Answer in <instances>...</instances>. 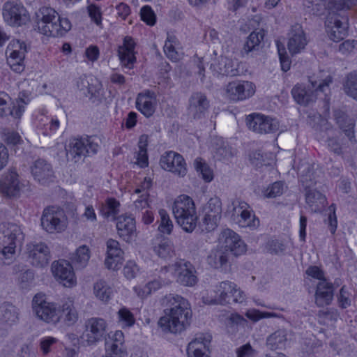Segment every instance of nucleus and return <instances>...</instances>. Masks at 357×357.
<instances>
[{"mask_svg":"<svg viewBox=\"0 0 357 357\" xmlns=\"http://www.w3.org/2000/svg\"><path fill=\"white\" fill-rule=\"evenodd\" d=\"M71 26L68 19L61 17L57 12L50 7H42L37 13L36 29L43 35L52 37L62 36L70 30Z\"/></svg>","mask_w":357,"mask_h":357,"instance_id":"nucleus-1","label":"nucleus"},{"mask_svg":"<svg viewBox=\"0 0 357 357\" xmlns=\"http://www.w3.org/2000/svg\"><path fill=\"white\" fill-rule=\"evenodd\" d=\"M300 180L305 189V201L312 212L319 213L327 204V199L324 195L316 190L310 189L317 183V172L314 167L309 164L299 167Z\"/></svg>","mask_w":357,"mask_h":357,"instance_id":"nucleus-2","label":"nucleus"},{"mask_svg":"<svg viewBox=\"0 0 357 357\" xmlns=\"http://www.w3.org/2000/svg\"><path fill=\"white\" fill-rule=\"evenodd\" d=\"M172 211L176 222L184 231L192 232L196 228L198 217L194 201L189 196H178L174 202Z\"/></svg>","mask_w":357,"mask_h":357,"instance_id":"nucleus-3","label":"nucleus"},{"mask_svg":"<svg viewBox=\"0 0 357 357\" xmlns=\"http://www.w3.org/2000/svg\"><path fill=\"white\" fill-rule=\"evenodd\" d=\"M310 85L305 86L303 84H296L291 89V95L294 100L301 105H308L317 98L318 91H324L325 87H328L332 82V77L327 76L324 79L318 82L310 77L309 79Z\"/></svg>","mask_w":357,"mask_h":357,"instance_id":"nucleus-4","label":"nucleus"},{"mask_svg":"<svg viewBox=\"0 0 357 357\" xmlns=\"http://www.w3.org/2000/svg\"><path fill=\"white\" fill-rule=\"evenodd\" d=\"M22 238L20 227L15 223L0 224V259H11L15 255L17 242Z\"/></svg>","mask_w":357,"mask_h":357,"instance_id":"nucleus-5","label":"nucleus"},{"mask_svg":"<svg viewBox=\"0 0 357 357\" xmlns=\"http://www.w3.org/2000/svg\"><path fill=\"white\" fill-rule=\"evenodd\" d=\"M100 144V139L96 136L73 139L67 151V156L68 159L70 158L75 162H78L86 156L96 154Z\"/></svg>","mask_w":357,"mask_h":357,"instance_id":"nucleus-6","label":"nucleus"},{"mask_svg":"<svg viewBox=\"0 0 357 357\" xmlns=\"http://www.w3.org/2000/svg\"><path fill=\"white\" fill-rule=\"evenodd\" d=\"M29 184L28 181H20L17 172L10 169L3 174L0 180V193L3 197H16L22 191L29 189Z\"/></svg>","mask_w":357,"mask_h":357,"instance_id":"nucleus-7","label":"nucleus"},{"mask_svg":"<svg viewBox=\"0 0 357 357\" xmlns=\"http://www.w3.org/2000/svg\"><path fill=\"white\" fill-rule=\"evenodd\" d=\"M41 226L47 232H61L67 227V218L63 210L50 206L44 209L40 218Z\"/></svg>","mask_w":357,"mask_h":357,"instance_id":"nucleus-8","label":"nucleus"},{"mask_svg":"<svg viewBox=\"0 0 357 357\" xmlns=\"http://www.w3.org/2000/svg\"><path fill=\"white\" fill-rule=\"evenodd\" d=\"M2 15L4 21L10 26H20L30 20L28 11L23 4L17 1H8L3 5Z\"/></svg>","mask_w":357,"mask_h":357,"instance_id":"nucleus-9","label":"nucleus"},{"mask_svg":"<svg viewBox=\"0 0 357 357\" xmlns=\"http://www.w3.org/2000/svg\"><path fill=\"white\" fill-rule=\"evenodd\" d=\"M32 307L36 315L47 323L56 324L60 321L59 309L54 303L46 301L43 294H38L33 297Z\"/></svg>","mask_w":357,"mask_h":357,"instance_id":"nucleus-10","label":"nucleus"},{"mask_svg":"<svg viewBox=\"0 0 357 357\" xmlns=\"http://www.w3.org/2000/svg\"><path fill=\"white\" fill-rule=\"evenodd\" d=\"M192 316V310L189 307V313L186 310H179L175 314L162 317L158 321V325L164 332L172 333H181L189 325Z\"/></svg>","mask_w":357,"mask_h":357,"instance_id":"nucleus-11","label":"nucleus"},{"mask_svg":"<svg viewBox=\"0 0 357 357\" xmlns=\"http://www.w3.org/2000/svg\"><path fill=\"white\" fill-rule=\"evenodd\" d=\"M107 328V324L104 319L100 317L89 318L85 321L82 339L88 345L96 344L105 337Z\"/></svg>","mask_w":357,"mask_h":357,"instance_id":"nucleus-12","label":"nucleus"},{"mask_svg":"<svg viewBox=\"0 0 357 357\" xmlns=\"http://www.w3.org/2000/svg\"><path fill=\"white\" fill-rule=\"evenodd\" d=\"M246 123L250 130L259 134L273 133L279 130L278 121L261 114H252L247 116Z\"/></svg>","mask_w":357,"mask_h":357,"instance_id":"nucleus-13","label":"nucleus"},{"mask_svg":"<svg viewBox=\"0 0 357 357\" xmlns=\"http://www.w3.org/2000/svg\"><path fill=\"white\" fill-rule=\"evenodd\" d=\"M169 271H174L176 282L185 287H192L197 282L196 270L189 261L181 260L168 266Z\"/></svg>","mask_w":357,"mask_h":357,"instance_id":"nucleus-14","label":"nucleus"},{"mask_svg":"<svg viewBox=\"0 0 357 357\" xmlns=\"http://www.w3.org/2000/svg\"><path fill=\"white\" fill-rule=\"evenodd\" d=\"M26 253L29 263L38 268L46 266L51 255L48 246L43 242H31L26 245Z\"/></svg>","mask_w":357,"mask_h":357,"instance_id":"nucleus-15","label":"nucleus"},{"mask_svg":"<svg viewBox=\"0 0 357 357\" xmlns=\"http://www.w3.org/2000/svg\"><path fill=\"white\" fill-rule=\"evenodd\" d=\"M233 219L241 227H258L259 224V219L256 218L255 214L250 209V206L245 202L236 200L232 203Z\"/></svg>","mask_w":357,"mask_h":357,"instance_id":"nucleus-16","label":"nucleus"},{"mask_svg":"<svg viewBox=\"0 0 357 357\" xmlns=\"http://www.w3.org/2000/svg\"><path fill=\"white\" fill-rule=\"evenodd\" d=\"M204 217L203 225L206 231L214 230L219 223L222 216V203L217 197L211 198L204 208Z\"/></svg>","mask_w":357,"mask_h":357,"instance_id":"nucleus-17","label":"nucleus"},{"mask_svg":"<svg viewBox=\"0 0 357 357\" xmlns=\"http://www.w3.org/2000/svg\"><path fill=\"white\" fill-rule=\"evenodd\" d=\"M51 270L55 279L64 287H70L76 284V278L70 263L64 259L54 261Z\"/></svg>","mask_w":357,"mask_h":357,"instance_id":"nucleus-18","label":"nucleus"},{"mask_svg":"<svg viewBox=\"0 0 357 357\" xmlns=\"http://www.w3.org/2000/svg\"><path fill=\"white\" fill-rule=\"evenodd\" d=\"M161 167L180 176H184L187 173L186 163L183 157L174 151L165 152L160 158Z\"/></svg>","mask_w":357,"mask_h":357,"instance_id":"nucleus-19","label":"nucleus"},{"mask_svg":"<svg viewBox=\"0 0 357 357\" xmlns=\"http://www.w3.org/2000/svg\"><path fill=\"white\" fill-rule=\"evenodd\" d=\"M255 93V84L248 81H234L226 87L227 96L234 100H243L252 96Z\"/></svg>","mask_w":357,"mask_h":357,"instance_id":"nucleus-20","label":"nucleus"},{"mask_svg":"<svg viewBox=\"0 0 357 357\" xmlns=\"http://www.w3.org/2000/svg\"><path fill=\"white\" fill-rule=\"evenodd\" d=\"M219 241L225 248V250L231 252L235 256L241 255L246 251L245 243L238 234L230 229H224L221 232Z\"/></svg>","mask_w":357,"mask_h":357,"instance_id":"nucleus-21","label":"nucleus"},{"mask_svg":"<svg viewBox=\"0 0 357 357\" xmlns=\"http://www.w3.org/2000/svg\"><path fill=\"white\" fill-rule=\"evenodd\" d=\"M188 114L194 119L205 117L209 108V101L206 96L202 92L193 93L188 100Z\"/></svg>","mask_w":357,"mask_h":357,"instance_id":"nucleus-22","label":"nucleus"},{"mask_svg":"<svg viewBox=\"0 0 357 357\" xmlns=\"http://www.w3.org/2000/svg\"><path fill=\"white\" fill-rule=\"evenodd\" d=\"M307 44L306 35L300 24L291 26L288 33L287 47L289 52L294 55L303 51Z\"/></svg>","mask_w":357,"mask_h":357,"instance_id":"nucleus-23","label":"nucleus"},{"mask_svg":"<svg viewBox=\"0 0 357 357\" xmlns=\"http://www.w3.org/2000/svg\"><path fill=\"white\" fill-rule=\"evenodd\" d=\"M169 272V268L167 266L162 267L159 271L158 279H155L149 282L143 287H135L134 290L137 296L144 298L151 294L153 291L159 289L162 286L169 284L171 279L169 275H166Z\"/></svg>","mask_w":357,"mask_h":357,"instance_id":"nucleus-24","label":"nucleus"},{"mask_svg":"<svg viewBox=\"0 0 357 357\" xmlns=\"http://www.w3.org/2000/svg\"><path fill=\"white\" fill-rule=\"evenodd\" d=\"M106 244L107 256L105 264L109 269L118 270L122 264L123 251L119 243L114 239H108Z\"/></svg>","mask_w":357,"mask_h":357,"instance_id":"nucleus-25","label":"nucleus"},{"mask_svg":"<svg viewBox=\"0 0 357 357\" xmlns=\"http://www.w3.org/2000/svg\"><path fill=\"white\" fill-rule=\"evenodd\" d=\"M31 174L35 180L43 185L48 184L54 178L52 165L43 159L35 161L31 167Z\"/></svg>","mask_w":357,"mask_h":357,"instance_id":"nucleus-26","label":"nucleus"},{"mask_svg":"<svg viewBox=\"0 0 357 357\" xmlns=\"http://www.w3.org/2000/svg\"><path fill=\"white\" fill-rule=\"evenodd\" d=\"M116 229L119 236L129 242L136 236L135 220L131 215H121L117 218Z\"/></svg>","mask_w":357,"mask_h":357,"instance_id":"nucleus-27","label":"nucleus"},{"mask_svg":"<svg viewBox=\"0 0 357 357\" xmlns=\"http://www.w3.org/2000/svg\"><path fill=\"white\" fill-rule=\"evenodd\" d=\"M156 96L149 90L138 94L136 98V107L146 117L151 116L155 110Z\"/></svg>","mask_w":357,"mask_h":357,"instance_id":"nucleus-28","label":"nucleus"},{"mask_svg":"<svg viewBox=\"0 0 357 357\" xmlns=\"http://www.w3.org/2000/svg\"><path fill=\"white\" fill-rule=\"evenodd\" d=\"M334 296L333 284L327 280L319 281L315 291V303L318 307H324L331 303Z\"/></svg>","mask_w":357,"mask_h":357,"instance_id":"nucleus-29","label":"nucleus"},{"mask_svg":"<svg viewBox=\"0 0 357 357\" xmlns=\"http://www.w3.org/2000/svg\"><path fill=\"white\" fill-rule=\"evenodd\" d=\"M162 303L166 307L164 310V316L175 314L176 311L181 309L184 312L186 310V313H189L190 303L185 298L179 295L172 294L166 295L162 299Z\"/></svg>","mask_w":357,"mask_h":357,"instance_id":"nucleus-30","label":"nucleus"},{"mask_svg":"<svg viewBox=\"0 0 357 357\" xmlns=\"http://www.w3.org/2000/svg\"><path fill=\"white\" fill-rule=\"evenodd\" d=\"M135 43L130 36H126L123 39V44L119 47L118 54L123 66L131 68L132 65L135 62Z\"/></svg>","mask_w":357,"mask_h":357,"instance_id":"nucleus-31","label":"nucleus"},{"mask_svg":"<svg viewBox=\"0 0 357 357\" xmlns=\"http://www.w3.org/2000/svg\"><path fill=\"white\" fill-rule=\"evenodd\" d=\"M265 33L264 29L252 31L247 38L241 50L243 57L254 55L259 50L261 41L264 39Z\"/></svg>","mask_w":357,"mask_h":357,"instance_id":"nucleus-32","label":"nucleus"},{"mask_svg":"<svg viewBox=\"0 0 357 357\" xmlns=\"http://www.w3.org/2000/svg\"><path fill=\"white\" fill-rule=\"evenodd\" d=\"M211 68L218 75L234 77L238 74L233 61L223 56L211 63Z\"/></svg>","mask_w":357,"mask_h":357,"instance_id":"nucleus-33","label":"nucleus"},{"mask_svg":"<svg viewBox=\"0 0 357 357\" xmlns=\"http://www.w3.org/2000/svg\"><path fill=\"white\" fill-rule=\"evenodd\" d=\"M230 253L222 248L213 250L207 257L208 264L215 269H226L229 264Z\"/></svg>","mask_w":357,"mask_h":357,"instance_id":"nucleus-34","label":"nucleus"},{"mask_svg":"<svg viewBox=\"0 0 357 357\" xmlns=\"http://www.w3.org/2000/svg\"><path fill=\"white\" fill-rule=\"evenodd\" d=\"M59 315L60 320L62 319L65 324L68 326H73L77 322L79 314L72 299L68 298L63 303L61 309H59Z\"/></svg>","mask_w":357,"mask_h":357,"instance_id":"nucleus-35","label":"nucleus"},{"mask_svg":"<svg viewBox=\"0 0 357 357\" xmlns=\"http://www.w3.org/2000/svg\"><path fill=\"white\" fill-rule=\"evenodd\" d=\"M211 342V336L201 335L188 344V354H192V357H209L203 349H206Z\"/></svg>","mask_w":357,"mask_h":357,"instance_id":"nucleus-36","label":"nucleus"},{"mask_svg":"<svg viewBox=\"0 0 357 357\" xmlns=\"http://www.w3.org/2000/svg\"><path fill=\"white\" fill-rule=\"evenodd\" d=\"M287 342V331L285 329H278L267 337L266 345L272 351L280 350L285 347Z\"/></svg>","mask_w":357,"mask_h":357,"instance_id":"nucleus-37","label":"nucleus"},{"mask_svg":"<svg viewBox=\"0 0 357 357\" xmlns=\"http://www.w3.org/2000/svg\"><path fill=\"white\" fill-rule=\"evenodd\" d=\"M153 250L159 257L165 259H170L176 255L174 244L167 238L159 240L158 243L155 244Z\"/></svg>","mask_w":357,"mask_h":357,"instance_id":"nucleus-38","label":"nucleus"},{"mask_svg":"<svg viewBox=\"0 0 357 357\" xmlns=\"http://www.w3.org/2000/svg\"><path fill=\"white\" fill-rule=\"evenodd\" d=\"M236 285L229 281H224L220 283L216 287V301L218 303L224 305L231 303V294Z\"/></svg>","mask_w":357,"mask_h":357,"instance_id":"nucleus-39","label":"nucleus"},{"mask_svg":"<svg viewBox=\"0 0 357 357\" xmlns=\"http://www.w3.org/2000/svg\"><path fill=\"white\" fill-rule=\"evenodd\" d=\"M17 308L10 303H3L0 306V321L8 326H12L18 321Z\"/></svg>","mask_w":357,"mask_h":357,"instance_id":"nucleus-40","label":"nucleus"},{"mask_svg":"<svg viewBox=\"0 0 357 357\" xmlns=\"http://www.w3.org/2000/svg\"><path fill=\"white\" fill-rule=\"evenodd\" d=\"M335 117L339 127L343 130L351 142H355L354 131V123L352 121V120L349 119L342 112H336L335 114Z\"/></svg>","mask_w":357,"mask_h":357,"instance_id":"nucleus-41","label":"nucleus"},{"mask_svg":"<svg viewBox=\"0 0 357 357\" xmlns=\"http://www.w3.org/2000/svg\"><path fill=\"white\" fill-rule=\"evenodd\" d=\"M335 117L339 127L343 130L351 142H355L354 131V123L352 121V120L349 119L342 112H336L335 114Z\"/></svg>","mask_w":357,"mask_h":357,"instance_id":"nucleus-42","label":"nucleus"},{"mask_svg":"<svg viewBox=\"0 0 357 357\" xmlns=\"http://www.w3.org/2000/svg\"><path fill=\"white\" fill-rule=\"evenodd\" d=\"M335 117L339 127L343 130L351 142H355L354 131V123L352 121V120L349 119L342 112H336L335 114Z\"/></svg>","mask_w":357,"mask_h":357,"instance_id":"nucleus-43","label":"nucleus"},{"mask_svg":"<svg viewBox=\"0 0 357 357\" xmlns=\"http://www.w3.org/2000/svg\"><path fill=\"white\" fill-rule=\"evenodd\" d=\"M90 259V250L86 245L79 247L71 257L72 263L76 268H84Z\"/></svg>","mask_w":357,"mask_h":357,"instance_id":"nucleus-44","label":"nucleus"},{"mask_svg":"<svg viewBox=\"0 0 357 357\" xmlns=\"http://www.w3.org/2000/svg\"><path fill=\"white\" fill-rule=\"evenodd\" d=\"M215 156L218 160H229L236 155V150L222 139H218L214 147Z\"/></svg>","mask_w":357,"mask_h":357,"instance_id":"nucleus-45","label":"nucleus"},{"mask_svg":"<svg viewBox=\"0 0 357 357\" xmlns=\"http://www.w3.org/2000/svg\"><path fill=\"white\" fill-rule=\"evenodd\" d=\"M27 52L28 47L24 41L13 40L6 48V56H14L24 60Z\"/></svg>","mask_w":357,"mask_h":357,"instance_id":"nucleus-46","label":"nucleus"},{"mask_svg":"<svg viewBox=\"0 0 357 357\" xmlns=\"http://www.w3.org/2000/svg\"><path fill=\"white\" fill-rule=\"evenodd\" d=\"M93 291L95 296L104 302H107L112 294V288L102 280H100L94 284Z\"/></svg>","mask_w":357,"mask_h":357,"instance_id":"nucleus-47","label":"nucleus"},{"mask_svg":"<svg viewBox=\"0 0 357 357\" xmlns=\"http://www.w3.org/2000/svg\"><path fill=\"white\" fill-rule=\"evenodd\" d=\"M197 172L201 175L205 182H211L213 179V172L206 161L202 158H197L194 162Z\"/></svg>","mask_w":357,"mask_h":357,"instance_id":"nucleus-48","label":"nucleus"},{"mask_svg":"<svg viewBox=\"0 0 357 357\" xmlns=\"http://www.w3.org/2000/svg\"><path fill=\"white\" fill-rule=\"evenodd\" d=\"M119 202L114 198H109L102 205L100 210L101 214L106 218L112 217L113 219L119 212Z\"/></svg>","mask_w":357,"mask_h":357,"instance_id":"nucleus-49","label":"nucleus"},{"mask_svg":"<svg viewBox=\"0 0 357 357\" xmlns=\"http://www.w3.org/2000/svg\"><path fill=\"white\" fill-rule=\"evenodd\" d=\"M344 90L347 95L357 100V70L348 74Z\"/></svg>","mask_w":357,"mask_h":357,"instance_id":"nucleus-50","label":"nucleus"},{"mask_svg":"<svg viewBox=\"0 0 357 357\" xmlns=\"http://www.w3.org/2000/svg\"><path fill=\"white\" fill-rule=\"evenodd\" d=\"M102 85L96 77L91 76L90 85L86 91V96L90 99L100 100L102 96Z\"/></svg>","mask_w":357,"mask_h":357,"instance_id":"nucleus-51","label":"nucleus"},{"mask_svg":"<svg viewBox=\"0 0 357 357\" xmlns=\"http://www.w3.org/2000/svg\"><path fill=\"white\" fill-rule=\"evenodd\" d=\"M287 188L282 181H276L268 185L264 191V196L267 198H275L281 196Z\"/></svg>","mask_w":357,"mask_h":357,"instance_id":"nucleus-52","label":"nucleus"},{"mask_svg":"<svg viewBox=\"0 0 357 357\" xmlns=\"http://www.w3.org/2000/svg\"><path fill=\"white\" fill-rule=\"evenodd\" d=\"M159 215L160 218L158 229L160 232L170 234L172 231L174 225L167 212L165 209H160Z\"/></svg>","mask_w":357,"mask_h":357,"instance_id":"nucleus-53","label":"nucleus"},{"mask_svg":"<svg viewBox=\"0 0 357 357\" xmlns=\"http://www.w3.org/2000/svg\"><path fill=\"white\" fill-rule=\"evenodd\" d=\"M123 343V333L121 331H116L111 339V342H107V345L108 350H116L120 351L121 350H125Z\"/></svg>","mask_w":357,"mask_h":357,"instance_id":"nucleus-54","label":"nucleus"},{"mask_svg":"<svg viewBox=\"0 0 357 357\" xmlns=\"http://www.w3.org/2000/svg\"><path fill=\"white\" fill-rule=\"evenodd\" d=\"M118 318L123 327H131L135 323L133 314L126 307H122L119 310Z\"/></svg>","mask_w":357,"mask_h":357,"instance_id":"nucleus-55","label":"nucleus"},{"mask_svg":"<svg viewBox=\"0 0 357 357\" xmlns=\"http://www.w3.org/2000/svg\"><path fill=\"white\" fill-rule=\"evenodd\" d=\"M140 17L147 25L153 26L156 22V15L150 6H144L141 8Z\"/></svg>","mask_w":357,"mask_h":357,"instance_id":"nucleus-56","label":"nucleus"},{"mask_svg":"<svg viewBox=\"0 0 357 357\" xmlns=\"http://www.w3.org/2000/svg\"><path fill=\"white\" fill-rule=\"evenodd\" d=\"M7 63L17 73H21L25 68L24 60L14 56H6Z\"/></svg>","mask_w":357,"mask_h":357,"instance_id":"nucleus-57","label":"nucleus"},{"mask_svg":"<svg viewBox=\"0 0 357 357\" xmlns=\"http://www.w3.org/2000/svg\"><path fill=\"white\" fill-rule=\"evenodd\" d=\"M87 11L91 20L98 26L102 24V13L100 8L96 4H90L87 6Z\"/></svg>","mask_w":357,"mask_h":357,"instance_id":"nucleus-58","label":"nucleus"},{"mask_svg":"<svg viewBox=\"0 0 357 357\" xmlns=\"http://www.w3.org/2000/svg\"><path fill=\"white\" fill-rule=\"evenodd\" d=\"M245 319L237 314H231L227 319L226 326L228 329L229 332H234L237 329V326L238 325L243 324L244 322H245Z\"/></svg>","mask_w":357,"mask_h":357,"instance_id":"nucleus-59","label":"nucleus"},{"mask_svg":"<svg viewBox=\"0 0 357 357\" xmlns=\"http://www.w3.org/2000/svg\"><path fill=\"white\" fill-rule=\"evenodd\" d=\"M57 342V339L53 337H45L40 341V348L43 354L47 355L51 351V347Z\"/></svg>","mask_w":357,"mask_h":357,"instance_id":"nucleus-60","label":"nucleus"},{"mask_svg":"<svg viewBox=\"0 0 357 357\" xmlns=\"http://www.w3.org/2000/svg\"><path fill=\"white\" fill-rule=\"evenodd\" d=\"M346 35L347 27L340 26H332L329 33L330 38L335 42H338L339 40H342Z\"/></svg>","mask_w":357,"mask_h":357,"instance_id":"nucleus-61","label":"nucleus"},{"mask_svg":"<svg viewBox=\"0 0 357 357\" xmlns=\"http://www.w3.org/2000/svg\"><path fill=\"white\" fill-rule=\"evenodd\" d=\"M237 357H255L256 351L251 347V345L248 343L240 347H238L236 351Z\"/></svg>","mask_w":357,"mask_h":357,"instance_id":"nucleus-62","label":"nucleus"},{"mask_svg":"<svg viewBox=\"0 0 357 357\" xmlns=\"http://www.w3.org/2000/svg\"><path fill=\"white\" fill-rule=\"evenodd\" d=\"M357 49V40H347L339 45V51L344 54L353 52Z\"/></svg>","mask_w":357,"mask_h":357,"instance_id":"nucleus-63","label":"nucleus"},{"mask_svg":"<svg viewBox=\"0 0 357 357\" xmlns=\"http://www.w3.org/2000/svg\"><path fill=\"white\" fill-rule=\"evenodd\" d=\"M305 273L314 279L318 280L319 281H322V280H326L324 275V272L316 266H311L307 268L305 271Z\"/></svg>","mask_w":357,"mask_h":357,"instance_id":"nucleus-64","label":"nucleus"}]
</instances>
